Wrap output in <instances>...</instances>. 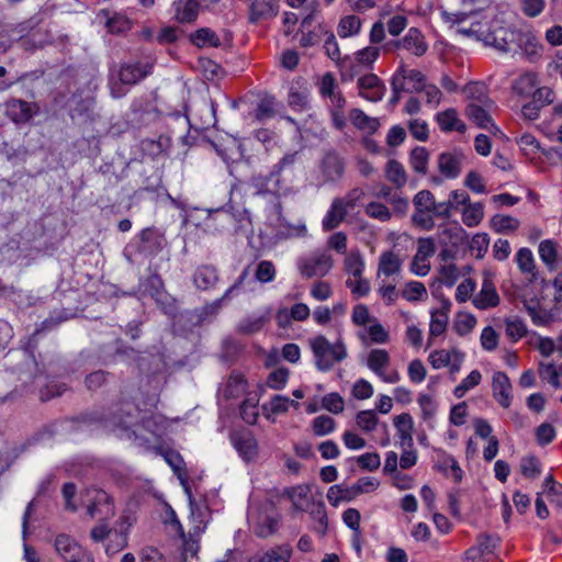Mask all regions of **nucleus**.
Segmentation results:
<instances>
[{
  "label": "nucleus",
  "mask_w": 562,
  "mask_h": 562,
  "mask_svg": "<svg viewBox=\"0 0 562 562\" xmlns=\"http://www.w3.org/2000/svg\"><path fill=\"white\" fill-rule=\"evenodd\" d=\"M361 27L360 19L355 15L344 16L338 25V34L340 37H348L359 33Z\"/></svg>",
  "instance_id": "obj_49"
},
{
  "label": "nucleus",
  "mask_w": 562,
  "mask_h": 562,
  "mask_svg": "<svg viewBox=\"0 0 562 562\" xmlns=\"http://www.w3.org/2000/svg\"><path fill=\"white\" fill-rule=\"evenodd\" d=\"M402 263L398 255L393 251H384L379 259L378 274L394 276L401 271Z\"/></svg>",
  "instance_id": "obj_28"
},
{
  "label": "nucleus",
  "mask_w": 562,
  "mask_h": 562,
  "mask_svg": "<svg viewBox=\"0 0 562 562\" xmlns=\"http://www.w3.org/2000/svg\"><path fill=\"white\" fill-rule=\"evenodd\" d=\"M450 303L446 302L441 310L431 313V321L429 326L430 336H440L445 333L448 323V312Z\"/></svg>",
  "instance_id": "obj_36"
},
{
  "label": "nucleus",
  "mask_w": 562,
  "mask_h": 562,
  "mask_svg": "<svg viewBox=\"0 0 562 562\" xmlns=\"http://www.w3.org/2000/svg\"><path fill=\"white\" fill-rule=\"evenodd\" d=\"M292 550L289 546L283 544L267 551L259 562H289Z\"/></svg>",
  "instance_id": "obj_47"
},
{
  "label": "nucleus",
  "mask_w": 562,
  "mask_h": 562,
  "mask_svg": "<svg viewBox=\"0 0 562 562\" xmlns=\"http://www.w3.org/2000/svg\"><path fill=\"white\" fill-rule=\"evenodd\" d=\"M173 19L179 23H192L196 20L200 11L198 0H176L172 3Z\"/></svg>",
  "instance_id": "obj_19"
},
{
  "label": "nucleus",
  "mask_w": 562,
  "mask_h": 562,
  "mask_svg": "<svg viewBox=\"0 0 562 562\" xmlns=\"http://www.w3.org/2000/svg\"><path fill=\"white\" fill-rule=\"evenodd\" d=\"M191 41L194 45L199 47L210 46V47H218L221 46V41L217 34L209 27H202L196 30L191 35Z\"/></svg>",
  "instance_id": "obj_37"
},
{
  "label": "nucleus",
  "mask_w": 562,
  "mask_h": 562,
  "mask_svg": "<svg viewBox=\"0 0 562 562\" xmlns=\"http://www.w3.org/2000/svg\"><path fill=\"white\" fill-rule=\"evenodd\" d=\"M465 238L464 229L459 225L454 224L450 227H445L439 233L440 243L445 245L458 246Z\"/></svg>",
  "instance_id": "obj_38"
},
{
  "label": "nucleus",
  "mask_w": 562,
  "mask_h": 562,
  "mask_svg": "<svg viewBox=\"0 0 562 562\" xmlns=\"http://www.w3.org/2000/svg\"><path fill=\"white\" fill-rule=\"evenodd\" d=\"M457 349L446 350H435L429 355V362L434 369H441L448 367V364L451 362L452 357L454 356V352H457Z\"/></svg>",
  "instance_id": "obj_53"
},
{
  "label": "nucleus",
  "mask_w": 562,
  "mask_h": 562,
  "mask_svg": "<svg viewBox=\"0 0 562 562\" xmlns=\"http://www.w3.org/2000/svg\"><path fill=\"white\" fill-rule=\"evenodd\" d=\"M524 306L532 323L537 326H549L554 322L562 321V314L555 307L546 310L536 301H525Z\"/></svg>",
  "instance_id": "obj_10"
},
{
  "label": "nucleus",
  "mask_w": 562,
  "mask_h": 562,
  "mask_svg": "<svg viewBox=\"0 0 562 562\" xmlns=\"http://www.w3.org/2000/svg\"><path fill=\"white\" fill-rule=\"evenodd\" d=\"M138 239L136 251L144 258L157 255L166 246V238L164 234L151 227L143 229Z\"/></svg>",
  "instance_id": "obj_7"
},
{
  "label": "nucleus",
  "mask_w": 562,
  "mask_h": 562,
  "mask_svg": "<svg viewBox=\"0 0 562 562\" xmlns=\"http://www.w3.org/2000/svg\"><path fill=\"white\" fill-rule=\"evenodd\" d=\"M429 153L425 147L417 146L411 151V167L418 173L426 175Z\"/></svg>",
  "instance_id": "obj_40"
},
{
  "label": "nucleus",
  "mask_w": 562,
  "mask_h": 562,
  "mask_svg": "<svg viewBox=\"0 0 562 562\" xmlns=\"http://www.w3.org/2000/svg\"><path fill=\"white\" fill-rule=\"evenodd\" d=\"M490 237L486 233L475 234L470 241V249L476 252L477 258H482L488 249Z\"/></svg>",
  "instance_id": "obj_62"
},
{
  "label": "nucleus",
  "mask_w": 562,
  "mask_h": 562,
  "mask_svg": "<svg viewBox=\"0 0 562 562\" xmlns=\"http://www.w3.org/2000/svg\"><path fill=\"white\" fill-rule=\"evenodd\" d=\"M540 44L536 36L529 32L518 31L516 33V43L514 54L520 53L532 59L539 55Z\"/></svg>",
  "instance_id": "obj_22"
},
{
  "label": "nucleus",
  "mask_w": 562,
  "mask_h": 562,
  "mask_svg": "<svg viewBox=\"0 0 562 562\" xmlns=\"http://www.w3.org/2000/svg\"><path fill=\"white\" fill-rule=\"evenodd\" d=\"M462 154L442 153L438 157V168L442 176L448 179H456L461 172Z\"/></svg>",
  "instance_id": "obj_20"
},
{
  "label": "nucleus",
  "mask_w": 562,
  "mask_h": 562,
  "mask_svg": "<svg viewBox=\"0 0 562 562\" xmlns=\"http://www.w3.org/2000/svg\"><path fill=\"white\" fill-rule=\"evenodd\" d=\"M358 87L360 94L371 102L381 101L386 90L383 81L374 74H367L360 77L358 79Z\"/></svg>",
  "instance_id": "obj_11"
},
{
  "label": "nucleus",
  "mask_w": 562,
  "mask_h": 562,
  "mask_svg": "<svg viewBox=\"0 0 562 562\" xmlns=\"http://www.w3.org/2000/svg\"><path fill=\"white\" fill-rule=\"evenodd\" d=\"M516 262L522 273H533L535 259L529 248H520L517 251Z\"/></svg>",
  "instance_id": "obj_55"
},
{
  "label": "nucleus",
  "mask_w": 562,
  "mask_h": 562,
  "mask_svg": "<svg viewBox=\"0 0 562 562\" xmlns=\"http://www.w3.org/2000/svg\"><path fill=\"white\" fill-rule=\"evenodd\" d=\"M288 103L291 109L302 111L307 108L308 93L306 91H300L291 88L288 95Z\"/></svg>",
  "instance_id": "obj_59"
},
{
  "label": "nucleus",
  "mask_w": 562,
  "mask_h": 562,
  "mask_svg": "<svg viewBox=\"0 0 562 562\" xmlns=\"http://www.w3.org/2000/svg\"><path fill=\"white\" fill-rule=\"evenodd\" d=\"M336 423L335 420L327 416L321 415L313 419L312 428L316 436H326L335 430Z\"/></svg>",
  "instance_id": "obj_52"
},
{
  "label": "nucleus",
  "mask_w": 562,
  "mask_h": 562,
  "mask_svg": "<svg viewBox=\"0 0 562 562\" xmlns=\"http://www.w3.org/2000/svg\"><path fill=\"white\" fill-rule=\"evenodd\" d=\"M345 172V161L336 151H327L317 165L318 187L339 181Z\"/></svg>",
  "instance_id": "obj_4"
},
{
  "label": "nucleus",
  "mask_w": 562,
  "mask_h": 562,
  "mask_svg": "<svg viewBox=\"0 0 562 562\" xmlns=\"http://www.w3.org/2000/svg\"><path fill=\"white\" fill-rule=\"evenodd\" d=\"M347 207L344 199L336 198L333 200L329 210L323 218L322 225L324 231H333L339 226L347 215Z\"/></svg>",
  "instance_id": "obj_21"
},
{
  "label": "nucleus",
  "mask_w": 562,
  "mask_h": 562,
  "mask_svg": "<svg viewBox=\"0 0 562 562\" xmlns=\"http://www.w3.org/2000/svg\"><path fill=\"white\" fill-rule=\"evenodd\" d=\"M357 426L364 432H370L378 425V417L373 411H361L356 416Z\"/></svg>",
  "instance_id": "obj_56"
},
{
  "label": "nucleus",
  "mask_w": 562,
  "mask_h": 562,
  "mask_svg": "<svg viewBox=\"0 0 562 562\" xmlns=\"http://www.w3.org/2000/svg\"><path fill=\"white\" fill-rule=\"evenodd\" d=\"M484 211L483 204L480 202L476 203H467L462 213V221L468 227H474L480 224L483 220Z\"/></svg>",
  "instance_id": "obj_39"
},
{
  "label": "nucleus",
  "mask_w": 562,
  "mask_h": 562,
  "mask_svg": "<svg viewBox=\"0 0 562 562\" xmlns=\"http://www.w3.org/2000/svg\"><path fill=\"white\" fill-rule=\"evenodd\" d=\"M482 380V374L479 370H472L467 378H464L461 383L456 386L453 394L457 398H461L465 395V393L480 384Z\"/></svg>",
  "instance_id": "obj_46"
},
{
  "label": "nucleus",
  "mask_w": 562,
  "mask_h": 562,
  "mask_svg": "<svg viewBox=\"0 0 562 562\" xmlns=\"http://www.w3.org/2000/svg\"><path fill=\"white\" fill-rule=\"evenodd\" d=\"M172 522L177 526L178 531L180 532L181 538L183 539V554L187 558L188 555L194 557L199 550V540L196 535H194L193 530L189 531V536L186 537L183 532V528L176 517V513L171 510Z\"/></svg>",
  "instance_id": "obj_35"
},
{
  "label": "nucleus",
  "mask_w": 562,
  "mask_h": 562,
  "mask_svg": "<svg viewBox=\"0 0 562 562\" xmlns=\"http://www.w3.org/2000/svg\"><path fill=\"white\" fill-rule=\"evenodd\" d=\"M492 227L497 233H507V232H514L519 226V221L512 216H505V215H495L492 221Z\"/></svg>",
  "instance_id": "obj_51"
},
{
  "label": "nucleus",
  "mask_w": 562,
  "mask_h": 562,
  "mask_svg": "<svg viewBox=\"0 0 562 562\" xmlns=\"http://www.w3.org/2000/svg\"><path fill=\"white\" fill-rule=\"evenodd\" d=\"M476 318L472 314H460L454 323V329L460 336L469 334L475 326Z\"/></svg>",
  "instance_id": "obj_64"
},
{
  "label": "nucleus",
  "mask_w": 562,
  "mask_h": 562,
  "mask_svg": "<svg viewBox=\"0 0 562 562\" xmlns=\"http://www.w3.org/2000/svg\"><path fill=\"white\" fill-rule=\"evenodd\" d=\"M538 83L537 76L533 72H525L513 81V91L521 97H528L532 93Z\"/></svg>",
  "instance_id": "obj_31"
},
{
  "label": "nucleus",
  "mask_w": 562,
  "mask_h": 562,
  "mask_svg": "<svg viewBox=\"0 0 562 562\" xmlns=\"http://www.w3.org/2000/svg\"><path fill=\"white\" fill-rule=\"evenodd\" d=\"M55 550L65 562H94L90 553L74 538L60 533L54 541Z\"/></svg>",
  "instance_id": "obj_5"
},
{
  "label": "nucleus",
  "mask_w": 562,
  "mask_h": 562,
  "mask_svg": "<svg viewBox=\"0 0 562 562\" xmlns=\"http://www.w3.org/2000/svg\"><path fill=\"white\" fill-rule=\"evenodd\" d=\"M464 92L467 93L468 98L472 99V102L474 103H481L485 106L493 105V101L488 98L486 88L482 83H470L465 87Z\"/></svg>",
  "instance_id": "obj_42"
},
{
  "label": "nucleus",
  "mask_w": 562,
  "mask_h": 562,
  "mask_svg": "<svg viewBox=\"0 0 562 562\" xmlns=\"http://www.w3.org/2000/svg\"><path fill=\"white\" fill-rule=\"evenodd\" d=\"M278 514L274 510L260 514L257 518L255 532L261 538L269 537L278 529Z\"/></svg>",
  "instance_id": "obj_29"
},
{
  "label": "nucleus",
  "mask_w": 562,
  "mask_h": 562,
  "mask_svg": "<svg viewBox=\"0 0 562 562\" xmlns=\"http://www.w3.org/2000/svg\"><path fill=\"white\" fill-rule=\"evenodd\" d=\"M269 321L267 315H250L243 318L237 325V331L244 335H251L259 331Z\"/></svg>",
  "instance_id": "obj_33"
},
{
  "label": "nucleus",
  "mask_w": 562,
  "mask_h": 562,
  "mask_svg": "<svg viewBox=\"0 0 562 562\" xmlns=\"http://www.w3.org/2000/svg\"><path fill=\"white\" fill-rule=\"evenodd\" d=\"M218 280L217 270L211 265H202L196 268L193 274V283L200 290L213 288Z\"/></svg>",
  "instance_id": "obj_25"
},
{
  "label": "nucleus",
  "mask_w": 562,
  "mask_h": 562,
  "mask_svg": "<svg viewBox=\"0 0 562 562\" xmlns=\"http://www.w3.org/2000/svg\"><path fill=\"white\" fill-rule=\"evenodd\" d=\"M190 506V530H193L194 535L200 536L206 529V526L211 518L210 508L205 499L198 502H191Z\"/></svg>",
  "instance_id": "obj_14"
},
{
  "label": "nucleus",
  "mask_w": 562,
  "mask_h": 562,
  "mask_svg": "<svg viewBox=\"0 0 562 562\" xmlns=\"http://www.w3.org/2000/svg\"><path fill=\"white\" fill-rule=\"evenodd\" d=\"M297 267L304 278L324 277L333 267V258L327 252H314L300 259Z\"/></svg>",
  "instance_id": "obj_6"
},
{
  "label": "nucleus",
  "mask_w": 562,
  "mask_h": 562,
  "mask_svg": "<svg viewBox=\"0 0 562 562\" xmlns=\"http://www.w3.org/2000/svg\"><path fill=\"white\" fill-rule=\"evenodd\" d=\"M311 490L306 485H297L292 487L288 495L295 508L303 510L310 503Z\"/></svg>",
  "instance_id": "obj_41"
},
{
  "label": "nucleus",
  "mask_w": 562,
  "mask_h": 562,
  "mask_svg": "<svg viewBox=\"0 0 562 562\" xmlns=\"http://www.w3.org/2000/svg\"><path fill=\"white\" fill-rule=\"evenodd\" d=\"M538 252H539L540 259L550 269H553L555 267L558 252H557V246H555L554 241H552L550 239L542 240L539 245Z\"/></svg>",
  "instance_id": "obj_45"
},
{
  "label": "nucleus",
  "mask_w": 562,
  "mask_h": 562,
  "mask_svg": "<svg viewBox=\"0 0 562 562\" xmlns=\"http://www.w3.org/2000/svg\"><path fill=\"white\" fill-rule=\"evenodd\" d=\"M345 270L353 278H360L364 270V261L360 252L351 251L345 259Z\"/></svg>",
  "instance_id": "obj_48"
},
{
  "label": "nucleus",
  "mask_w": 562,
  "mask_h": 562,
  "mask_svg": "<svg viewBox=\"0 0 562 562\" xmlns=\"http://www.w3.org/2000/svg\"><path fill=\"white\" fill-rule=\"evenodd\" d=\"M436 120L440 130L443 132H465V124L458 117V113L454 109H448L437 113Z\"/></svg>",
  "instance_id": "obj_26"
},
{
  "label": "nucleus",
  "mask_w": 562,
  "mask_h": 562,
  "mask_svg": "<svg viewBox=\"0 0 562 562\" xmlns=\"http://www.w3.org/2000/svg\"><path fill=\"white\" fill-rule=\"evenodd\" d=\"M250 186L256 196L267 200L266 211L268 217L280 221L282 215L281 196L291 193V187L283 177L277 176L272 170L268 175H258L251 178Z\"/></svg>",
  "instance_id": "obj_2"
},
{
  "label": "nucleus",
  "mask_w": 562,
  "mask_h": 562,
  "mask_svg": "<svg viewBox=\"0 0 562 562\" xmlns=\"http://www.w3.org/2000/svg\"><path fill=\"white\" fill-rule=\"evenodd\" d=\"M349 119L352 124L359 130H371L375 131L378 126L376 119L368 116L360 109H352L349 113Z\"/></svg>",
  "instance_id": "obj_43"
},
{
  "label": "nucleus",
  "mask_w": 562,
  "mask_h": 562,
  "mask_svg": "<svg viewBox=\"0 0 562 562\" xmlns=\"http://www.w3.org/2000/svg\"><path fill=\"white\" fill-rule=\"evenodd\" d=\"M505 330H506V335L513 341L519 340L527 334V327H526L525 323L517 317L507 318L505 321Z\"/></svg>",
  "instance_id": "obj_50"
},
{
  "label": "nucleus",
  "mask_w": 562,
  "mask_h": 562,
  "mask_svg": "<svg viewBox=\"0 0 562 562\" xmlns=\"http://www.w3.org/2000/svg\"><path fill=\"white\" fill-rule=\"evenodd\" d=\"M34 106L23 100H11L7 103V114L15 123H25L34 114Z\"/></svg>",
  "instance_id": "obj_23"
},
{
  "label": "nucleus",
  "mask_w": 562,
  "mask_h": 562,
  "mask_svg": "<svg viewBox=\"0 0 562 562\" xmlns=\"http://www.w3.org/2000/svg\"><path fill=\"white\" fill-rule=\"evenodd\" d=\"M88 515L94 518L98 514L104 517L114 515V507L111 497L104 491H95L93 502L88 506Z\"/></svg>",
  "instance_id": "obj_24"
},
{
  "label": "nucleus",
  "mask_w": 562,
  "mask_h": 562,
  "mask_svg": "<svg viewBox=\"0 0 562 562\" xmlns=\"http://www.w3.org/2000/svg\"><path fill=\"white\" fill-rule=\"evenodd\" d=\"M151 67L149 63L124 64L119 72L120 81L123 85H135L150 74Z\"/></svg>",
  "instance_id": "obj_17"
},
{
  "label": "nucleus",
  "mask_w": 562,
  "mask_h": 562,
  "mask_svg": "<svg viewBox=\"0 0 562 562\" xmlns=\"http://www.w3.org/2000/svg\"><path fill=\"white\" fill-rule=\"evenodd\" d=\"M517 32V30L498 29L487 34L484 41L499 52L514 54Z\"/></svg>",
  "instance_id": "obj_13"
},
{
  "label": "nucleus",
  "mask_w": 562,
  "mask_h": 562,
  "mask_svg": "<svg viewBox=\"0 0 562 562\" xmlns=\"http://www.w3.org/2000/svg\"><path fill=\"white\" fill-rule=\"evenodd\" d=\"M389 46L408 50L417 57L423 56L428 49L424 35L417 27H411L403 38L391 42Z\"/></svg>",
  "instance_id": "obj_9"
},
{
  "label": "nucleus",
  "mask_w": 562,
  "mask_h": 562,
  "mask_svg": "<svg viewBox=\"0 0 562 562\" xmlns=\"http://www.w3.org/2000/svg\"><path fill=\"white\" fill-rule=\"evenodd\" d=\"M311 515L313 517V519L316 521V526L314 527L315 531L318 532L319 535H325L326 530H327V524H328V519H327V514H326V509H325V506L323 503L318 504L312 512H311Z\"/></svg>",
  "instance_id": "obj_63"
},
{
  "label": "nucleus",
  "mask_w": 562,
  "mask_h": 562,
  "mask_svg": "<svg viewBox=\"0 0 562 562\" xmlns=\"http://www.w3.org/2000/svg\"><path fill=\"white\" fill-rule=\"evenodd\" d=\"M300 160H301V155L299 151L288 153L279 160V162H277L272 167L271 170L277 176L283 177L286 182L288 176L294 175L295 166L300 162Z\"/></svg>",
  "instance_id": "obj_27"
},
{
  "label": "nucleus",
  "mask_w": 562,
  "mask_h": 562,
  "mask_svg": "<svg viewBox=\"0 0 562 562\" xmlns=\"http://www.w3.org/2000/svg\"><path fill=\"white\" fill-rule=\"evenodd\" d=\"M133 404H124L117 412L105 420V426L116 432L121 438L128 440L149 441L144 436V431L155 437H159L164 426L160 417L143 415Z\"/></svg>",
  "instance_id": "obj_1"
},
{
  "label": "nucleus",
  "mask_w": 562,
  "mask_h": 562,
  "mask_svg": "<svg viewBox=\"0 0 562 562\" xmlns=\"http://www.w3.org/2000/svg\"><path fill=\"white\" fill-rule=\"evenodd\" d=\"M288 378H289L288 369H285V368L276 369L269 374V376L267 379V385L273 390H282L288 382Z\"/></svg>",
  "instance_id": "obj_60"
},
{
  "label": "nucleus",
  "mask_w": 562,
  "mask_h": 562,
  "mask_svg": "<svg viewBox=\"0 0 562 562\" xmlns=\"http://www.w3.org/2000/svg\"><path fill=\"white\" fill-rule=\"evenodd\" d=\"M415 210L430 211L435 206V196L428 190L417 192L413 199Z\"/></svg>",
  "instance_id": "obj_58"
},
{
  "label": "nucleus",
  "mask_w": 562,
  "mask_h": 562,
  "mask_svg": "<svg viewBox=\"0 0 562 562\" xmlns=\"http://www.w3.org/2000/svg\"><path fill=\"white\" fill-rule=\"evenodd\" d=\"M385 177L397 189L403 188L407 182L406 171L401 162L391 159L385 167Z\"/></svg>",
  "instance_id": "obj_32"
},
{
  "label": "nucleus",
  "mask_w": 562,
  "mask_h": 562,
  "mask_svg": "<svg viewBox=\"0 0 562 562\" xmlns=\"http://www.w3.org/2000/svg\"><path fill=\"white\" fill-rule=\"evenodd\" d=\"M492 106L493 105L485 106L481 103L471 102L465 109V115L480 128L497 131V127L490 114Z\"/></svg>",
  "instance_id": "obj_15"
},
{
  "label": "nucleus",
  "mask_w": 562,
  "mask_h": 562,
  "mask_svg": "<svg viewBox=\"0 0 562 562\" xmlns=\"http://www.w3.org/2000/svg\"><path fill=\"white\" fill-rule=\"evenodd\" d=\"M391 361L390 355L384 349H372L367 358L368 368L378 376L382 375Z\"/></svg>",
  "instance_id": "obj_30"
},
{
  "label": "nucleus",
  "mask_w": 562,
  "mask_h": 562,
  "mask_svg": "<svg viewBox=\"0 0 562 562\" xmlns=\"http://www.w3.org/2000/svg\"><path fill=\"white\" fill-rule=\"evenodd\" d=\"M393 76H400L405 87V81L412 82V89H407L411 92H420L425 86V76L416 69L407 70L403 65L398 67Z\"/></svg>",
  "instance_id": "obj_34"
},
{
  "label": "nucleus",
  "mask_w": 562,
  "mask_h": 562,
  "mask_svg": "<svg viewBox=\"0 0 562 562\" xmlns=\"http://www.w3.org/2000/svg\"><path fill=\"white\" fill-rule=\"evenodd\" d=\"M472 303L479 310H487L498 305L499 296L492 282V274L490 272H484L481 291L474 296Z\"/></svg>",
  "instance_id": "obj_12"
},
{
  "label": "nucleus",
  "mask_w": 562,
  "mask_h": 562,
  "mask_svg": "<svg viewBox=\"0 0 562 562\" xmlns=\"http://www.w3.org/2000/svg\"><path fill=\"white\" fill-rule=\"evenodd\" d=\"M539 375L543 381L549 382L554 387H560V375L553 363H541Z\"/></svg>",
  "instance_id": "obj_61"
},
{
  "label": "nucleus",
  "mask_w": 562,
  "mask_h": 562,
  "mask_svg": "<svg viewBox=\"0 0 562 562\" xmlns=\"http://www.w3.org/2000/svg\"><path fill=\"white\" fill-rule=\"evenodd\" d=\"M279 0H251L249 20L256 23L260 20H270L278 14Z\"/></svg>",
  "instance_id": "obj_18"
},
{
  "label": "nucleus",
  "mask_w": 562,
  "mask_h": 562,
  "mask_svg": "<svg viewBox=\"0 0 562 562\" xmlns=\"http://www.w3.org/2000/svg\"><path fill=\"white\" fill-rule=\"evenodd\" d=\"M231 442L245 462L254 461L258 456V442L249 431H236L231 435Z\"/></svg>",
  "instance_id": "obj_8"
},
{
  "label": "nucleus",
  "mask_w": 562,
  "mask_h": 562,
  "mask_svg": "<svg viewBox=\"0 0 562 562\" xmlns=\"http://www.w3.org/2000/svg\"><path fill=\"white\" fill-rule=\"evenodd\" d=\"M366 214L380 222H387L392 217L391 211L380 202H370L364 209Z\"/></svg>",
  "instance_id": "obj_54"
},
{
  "label": "nucleus",
  "mask_w": 562,
  "mask_h": 562,
  "mask_svg": "<svg viewBox=\"0 0 562 562\" xmlns=\"http://www.w3.org/2000/svg\"><path fill=\"white\" fill-rule=\"evenodd\" d=\"M256 279L261 283L271 282L276 278V267L270 260H262L257 265Z\"/></svg>",
  "instance_id": "obj_57"
},
{
  "label": "nucleus",
  "mask_w": 562,
  "mask_h": 562,
  "mask_svg": "<svg viewBox=\"0 0 562 562\" xmlns=\"http://www.w3.org/2000/svg\"><path fill=\"white\" fill-rule=\"evenodd\" d=\"M276 99L270 95H266L258 102L255 111V116L258 121H266L272 119L276 115Z\"/></svg>",
  "instance_id": "obj_44"
},
{
  "label": "nucleus",
  "mask_w": 562,
  "mask_h": 562,
  "mask_svg": "<svg viewBox=\"0 0 562 562\" xmlns=\"http://www.w3.org/2000/svg\"><path fill=\"white\" fill-rule=\"evenodd\" d=\"M315 359V366L319 371H329L335 363L347 358V349L341 340L329 342L325 336H316L310 341Z\"/></svg>",
  "instance_id": "obj_3"
},
{
  "label": "nucleus",
  "mask_w": 562,
  "mask_h": 562,
  "mask_svg": "<svg viewBox=\"0 0 562 562\" xmlns=\"http://www.w3.org/2000/svg\"><path fill=\"white\" fill-rule=\"evenodd\" d=\"M493 395L497 403L508 408L512 403V383L505 372L497 371L493 374L492 381Z\"/></svg>",
  "instance_id": "obj_16"
}]
</instances>
